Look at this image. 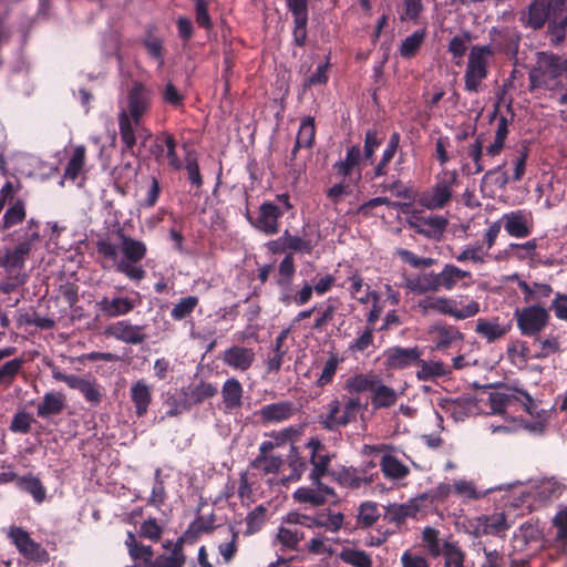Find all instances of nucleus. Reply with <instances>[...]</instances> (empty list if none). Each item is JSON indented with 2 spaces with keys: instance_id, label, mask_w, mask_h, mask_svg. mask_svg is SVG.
<instances>
[{
  "instance_id": "54",
  "label": "nucleus",
  "mask_w": 567,
  "mask_h": 567,
  "mask_svg": "<svg viewBox=\"0 0 567 567\" xmlns=\"http://www.w3.org/2000/svg\"><path fill=\"white\" fill-rule=\"evenodd\" d=\"M18 485L20 488L31 494L35 503L41 504L45 499V488L38 477L32 475L19 477Z\"/></svg>"
},
{
  "instance_id": "43",
  "label": "nucleus",
  "mask_w": 567,
  "mask_h": 567,
  "mask_svg": "<svg viewBox=\"0 0 567 567\" xmlns=\"http://www.w3.org/2000/svg\"><path fill=\"white\" fill-rule=\"evenodd\" d=\"M374 385L375 380L373 377L355 373L346 380L343 389L349 394L348 396H358L360 393L371 391Z\"/></svg>"
},
{
  "instance_id": "14",
  "label": "nucleus",
  "mask_w": 567,
  "mask_h": 567,
  "mask_svg": "<svg viewBox=\"0 0 567 567\" xmlns=\"http://www.w3.org/2000/svg\"><path fill=\"white\" fill-rule=\"evenodd\" d=\"M310 483V486H302L293 492L292 496L297 503L322 506L328 502L329 497L336 496L334 489L324 484L321 478H318V482Z\"/></svg>"
},
{
  "instance_id": "53",
  "label": "nucleus",
  "mask_w": 567,
  "mask_h": 567,
  "mask_svg": "<svg viewBox=\"0 0 567 567\" xmlns=\"http://www.w3.org/2000/svg\"><path fill=\"white\" fill-rule=\"evenodd\" d=\"M439 535L440 532L433 527H425L422 532L424 548L433 558L440 557L444 549L445 540H441Z\"/></svg>"
},
{
  "instance_id": "41",
  "label": "nucleus",
  "mask_w": 567,
  "mask_h": 567,
  "mask_svg": "<svg viewBox=\"0 0 567 567\" xmlns=\"http://www.w3.org/2000/svg\"><path fill=\"white\" fill-rule=\"evenodd\" d=\"M288 337V330H282L275 339L272 346V355L268 357L265 364L267 373H278L281 369L286 350L285 342Z\"/></svg>"
},
{
  "instance_id": "36",
  "label": "nucleus",
  "mask_w": 567,
  "mask_h": 567,
  "mask_svg": "<svg viewBox=\"0 0 567 567\" xmlns=\"http://www.w3.org/2000/svg\"><path fill=\"white\" fill-rule=\"evenodd\" d=\"M517 286L523 293L525 303H539L544 298H548L553 292V287L548 284L534 282L529 285L525 280H518Z\"/></svg>"
},
{
  "instance_id": "21",
  "label": "nucleus",
  "mask_w": 567,
  "mask_h": 567,
  "mask_svg": "<svg viewBox=\"0 0 567 567\" xmlns=\"http://www.w3.org/2000/svg\"><path fill=\"white\" fill-rule=\"evenodd\" d=\"M220 359L233 370L245 372L252 367L256 353L252 348L234 344L221 353Z\"/></svg>"
},
{
  "instance_id": "58",
  "label": "nucleus",
  "mask_w": 567,
  "mask_h": 567,
  "mask_svg": "<svg viewBox=\"0 0 567 567\" xmlns=\"http://www.w3.org/2000/svg\"><path fill=\"white\" fill-rule=\"evenodd\" d=\"M537 248V240L530 239L523 244L512 243L508 245L507 249H505L504 254L507 257L515 258L517 260H525L528 258H533Z\"/></svg>"
},
{
  "instance_id": "26",
  "label": "nucleus",
  "mask_w": 567,
  "mask_h": 567,
  "mask_svg": "<svg viewBox=\"0 0 567 567\" xmlns=\"http://www.w3.org/2000/svg\"><path fill=\"white\" fill-rule=\"evenodd\" d=\"M440 290L451 291L460 282L467 280L463 286L467 287L472 282L473 275L468 270H464L453 264H445L440 272H437Z\"/></svg>"
},
{
  "instance_id": "8",
  "label": "nucleus",
  "mask_w": 567,
  "mask_h": 567,
  "mask_svg": "<svg viewBox=\"0 0 567 567\" xmlns=\"http://www.w3.org/2000/svg\"><path fill=\"white\" fill-rule=\"evenodd\" d=\"M425 501V496H421L411 499L406 504H390L384 507L383 519L389 524L394 525L392 529H385L384 532L379 530L382 537L378 538L374 543L380 546L386 540V538L401 529L408 518H414L421 512L422 503Z\"/></svg>"
},
{
  "instance_id": "44",
  "label": "nucleus",
  "mask_w": 567,
  "mask_h": 567,
  "mask_svg": "<svg viewBox=\"0 0 567 567\" xmlns=\"http://www.w3.org/2000/svg\"><path fill=\"white\" fill-rule=\"evenodd\" d=\"M381 517L375 502L367 501L360 504L357 514V526L362 529L372 527Z\"/></svg>"
},
{
  "instance_id": "52",
  "label": "nucleus",
  "mask_w": 567,
  "mask_h": 567,
  "mask_svg": "<svg viewBox=\"0 0 567 567\" xmlns=\"http://www.w3.org/2000/svg\"><path fill=\"white\" fill-rule=\"evenodd\" d=\"M303 539V533L297 527L280 526L277 533V540L282 549L296 550Z\"/></svg>"
},
{
  "instance_id": "30",
  "label": "nucleus",
  "mask_w": 567,
  "mask_h": 567,
  "mask_svg": "<svg viewBox=\"0 0 567 567\" xmlns=\"http://www.w3.org/2000/svg\"><path fill=\"white\" fill-rule=\"evenodd\" d=\"M182 394L185 395L189 408L199 405L206 400L214 398L218 393L216 384L206 381H199L197 384L181 388Z\"/></svg>"
},
{
  "instance_id": "29",
  "label": "nucleus",
  "mask_w": 567,
  "mask_h": 567,
  "mask_svg": "<svg viewBox=\"0 0 567 567\" xmlns=\"http://www.w3.org/2000/svg\"><path fill=\"white\" fill-rule=\"evenodd\" d=\"M405 287L416 295L441 291L437 272L433 270L406 278Z\"/></svg>"
},
{
  "instance_id": "64",
  "label": "nucleus",
  "mask_w": 567,
  "mask_h": 567,
  "mask_svg": "<svg viewBox=\"0 0 567 567\" xmlns=\"http://www.w3.org/2000/svg\"><path fill=\"white\" fill-rule=\"evenodd\" d=\"M198 297L188 296L186 298H182L172 309L171 317L176 320H183L189 317L195 308L198 306Z\"/></svg>"
},
{
  "instance_id": "7",
  "label": "nucleus",
  "mask_w": 567,
  "mask_h": 567,
  "mask_svg": "<svg viewBox=\"0 0 567 567\" xmlns=\"http://www.w3.org/2000/svg\"><path fill=\"white\" fill-rule=\"evenodd\" d=\"M516 326L524 337H538L548 327L551 316L549 309L540 303H529L515 310Z\"/></svg>"
},
{
  "instance_id": "35",
  "label": "nucleus",
  "mask_w": 567,
  "mask_h": 567,
  "mask_svg": "<svg viewBox=\"0 0 567 567\" xmlns=\"http://www.w3.org/2000/svg\"><path fill=\"white\" fill-rule=\"evenodd\" d=\"M363 474V471L355 467H341L339 471H333L330 476L342 486L357 489L363 484H370L372 482V478L368 480Z\"/></svg>"
},
{
  "instance_id": "33",
  "label": "nucleus",
  "mask_w": 567,
  "mask_h": 567,
  "mask_svg": "<svg viewBox=\"0 0 567 567\" xmlns=\"http://www.w3.org/2000/svg\"><path fill=\"white\" fill-rule=\"evenodd\" d=\"M293 17V44L303 48L307 43L308 3L288 8Z\"/></svg>"
},
{
  "instance_id": "16",
  "label": "nucleus",
  "mask_w": 567,
  "mask_h": 567,
  "mask_svg": "<svg viewBox=\"0 0 567 567\" xmlns=\"http://www.w3.org/2000/svg\"><path fill=\"white\" fill-rule=\"evenodd\" d=\"M40 240L37 230L28 234V238L21 240L14 248L8 249L2 258V266L8 270H20L24 267L32 250L33 244Z\"/></svg>"
},
{
  "instance_id": "50",
  "label": "nucleus",
  "mask_w": 567,
  "mask_h": 567,
  "mask_svg": "<svg viewBox=\"0 0 567 567\" xmlns=\"http://www.w3.org/2000/svg\"><path fill=\"white\" fill-rule=\"evenodd\" d=\"M25 218V205L22 199H17L4 213L0 227L8 230L22 223Z\"/></svg>"
},
{
  "instance_id": "38",
  "label": "nucleus",
  "mask_w": 567,
  "mask_h": 567,
  "mask_svg": "<svg viewBox=\"0 0 567 567\" xmlns=\"http://www.w3.org/2000/svg\"><path fill=\"white\" fill-rule=\"evenodd\" d=\"M380 467L385 478L400 481L410 474V468L396 456L385 454L381 457Z\"/></svg>"
},
{
  "instance_id": "9",
  "label": "nucleus",
  "mask_w": 567,
  "mask_h": 567,
  "mask_svg": "<svg viewBox=\"0 0 567 567\" xmlns=\"http://www.w3.org/2000/svg\"><path fill=\"white\" fill-rule=\"evenodd\" d=\"M488 403L492 413L498 415H504L508 408L516 404H519L530 415L535 414L536 409L534 399L527 391L508 386H506V392H491Z\"/></svg>"
},
{
  "instance_id": "18",
  "label": "nucleus",
  "mask_w": 567,
  "mask_h": 567,
  "mask_svg": "<svg viewBox=\"0 0 567 567\" xmlns=\"http://www.w3.org/2000/svg\"><path fill=\"white\" fill-rule=\"evenodd\" d=\"M135 307V300L122 296H103L95 302L94 306L96 311L105 318H117L126 316L132 312Z\"/></svg>"
},
{
  "instance_id": "51",
  "label": "nucleus",
  "mask_w": 567,
  "mask_h": 567,
  "mask_svg": "<svg viewBox=\"0 0 567 567\" xmlns=\"http://www.w3.org/2000/svg\"><path fill=\"white\" fill-rule=\"evenodd\" d=\"M532 338L534 339V344L539 348V351L535 354L537 359H544L561 351L560 339L556 334L549 333L545 338L540 336Z\"/></svg>"
},
{
  "instance_id": "17",
  "label": "nucleus",
  "mask_w": 567,
  "mask_h": 567,
  "mask_svg": "<svg viewBox=\"0 0 567 567\" xmlns=\"http://www.w3.org/2000/svg\"><path fill=\"white\" fill-rule=\"evenodd\" d=\"M492 40V48L494 54L496 52L504 53L509 58H516L519 50V43L522 40L520 33L509 28H492L489 31Z\"/></svg>"
},
{
  "instance_id": "4",
  "label": "nucleus",
  "mask_w": 567,
  "mask_h": 567,
  "mask_svg": "<svg viewBox=\"0 0 567 567\" xmlns=\"http://www.w3.org/2000/svg\"><path fill=\"white\" fill-rule=\"evenodd\" d=\"M365 406L362 405L359 396L342 395L341 399L333 398L318 415V423L329 432L339 431L355 422L358 414Z\"/></svg>"
},
{
  "instance_id": "46",
  "label": "nucleus",
  "mask_w": 567,
  "mask_h": 567,
  "mask_svg": "<svg viewBox=\"0 0 567 567\" xmlns=\"http://www.w3.org/2000/svg\"><path fill=\"white\" fill-rule=\"evenodd\" d=\"M308 468V461L302 457L297 447L291 445L290 452L288 455V471L289 473L284 476L285 481L296 482L301 478L303 473Z\"/></svg>"
},
{
  "instance_id": "15",
  "label": "nucleus",
  "mask_w": 567,
  "mask_h": 567,
  "mask_svg": "<svg viewBox=\"0 0 567 567\" xmlns=\"http://www.w3.org/2000/svg\"><path fill=\"white\" fill-rule=\"evenodd\" d=\"M144 330L145 326L132 324L128 320H120L109 324L105 334L126 344H141L147 339Z\"/></svg>"
},
{
  "instance_id": "3",
  "label": "nucleus",
  "mask_w": 567,
  "mask_h": 567,
  "mask_svg": "<svg viewBox=\"0 0 567 567\" xmlns=\"http://www.w3.org/2000/svg\"><path fill=\"white\" fill-rule=\"evenodd\" d=\"M567 75V56L549 51H539L536 54V65L529 71L528 80L530 92L537 89L550 90L560 84L559 79Z\"/></svg>"
},
{
  "instance_id": "25",
  "label": "nucleus",
  "mask_w": 567,
  "mask_h": 567,
  "mask_svg": "<svg viewBox=\"0 0 567 567\" xmlns=\"http://www.w3.org/2000/svg\"><path fill=\"white\" fill-rule=\"evenodd\" d=\"M361 165H363L361 147L359 144H353L347 148L346 157L333 164V169L338 176L347 178L352 175L354 168H360ZM360 179L361 169L358 171L355 182H359Z\"/></svg>"
},
{
  "instance_id": "32",
  "label": "nucleus",
  "mask_w": 567,
  "mask_h": 567,
  "mask_svg": "<svg viewBox=\"0 0 567 567\" xmlns=\"http://www.w3.org/2000/svg\"><path fill=\"white\" fill-rule=\"evenodd\" d=\"M506 233L516 238H525L532 234V226L523 210L505 214L502 218Z\"/></svg>"
},
{
  "instance_id": "5",
  "label": "nucleus",
  "mask_w": 567,
  "mask_h": 567,
  "mask_svg": "<svg viewBox=\"0 0 567 567\" xmlns=\"http://www.w3.org/2000/svg\"><path fill=\"white\" fill-rule=\"evenodd\" d=\"M494 49L491 44L473 45L470 50L466 70L464 73V89L470 93H477L481 83L488 76L491 59Z\"/></svg>"
},
{
  "instance_id": "42",
  "label": "nucleus",
  "mask_w": 567,
  "mask_h": 567,
  "mask_svg": "<svg viewBox=\"0 0 567 567\" xmlns=\"http://www.w3.org/2000/svg\"><path fill=\"white\" fill-rule=\"evenodd\" d=\"M509 330V326H502L497 319H478L475 331L488 342H494L504 337Z\"/></svg>"
},
{
  "instance_id": "2",
  "label": "nucleus",
  "mask_w": 567,
  "mask_h": 567,
  "mask_svg": "<svg viewBox=\"0 0 567 567\" xmlns=\"http://www.w3.org/2000/svg\"><path fill=\"white\" fill-rule=\"evenodd\" d=\"M518 21L535 32L546 27L549 44L559 48L567 38V0H532L519 11Z\"/></svg>"
},
{
  "instance_id": "28",
  "label": "nucleus",
  "mask_w": 567,
  "mask_h": 567,
  "mask_svg": "<svg viewBox=\"0 0 567 567\" xmlns=\"http://www.w3.org/2000/svg\"><path fill=\"white\" fill-rule=\"evenodd\" d=\"M431 333L433 336L434 349L439 351H445L454 343L462 342L464 339V334L458 328L445 323L433 326Z\"/></svg>"
},
{
  "instance_id": "31",
  "label": "nucleus",
  "mask_w": 567,
  "mask_h": 567,
  "mask_svg": "<svg viewBox=\"0 0 567 567\" xmlns=\"http://www.w3.org/2000/svg\"><path fill=\"white\" fill-rule=\"evenodd\" d=\"M224 410L233 412L243 406L244 388L236 378L227 379L221 386Z\"/></svg>"
},
{
  "instance_id": "48",
  "label": "nucleus",
  "mask_w": 567,
  "mask_h": 567,
  "mask_svg": "<svg viewBox=\"0 0 567 567\" xmlns=\"http://www.w3.org/2000/svg\"><path fill=\"white\" fill-rule=\"evenodd\" d=\"M343 302L339 297H329L323 302L321 315L315 320L313 329L322 330L330 321H332L342 307Z\"/></svg>"
},
{
  "instance_id": "12",
  "label": "nucleus",
  "mask_w": 567,
  "mask_h": 567,
  "mask_svg": "<svg viewBox=\"0 0 567 567\" xmlns=\"http://www.w3.org/2000/svg\"><path fill=\"white\" fill-rule=\"evenodd\" d=\"M306 449L309 450V463L312 466L309 473L310 482H318V478L330 476L329 467L333 457L328 447L318 439L311 437L306 443Z\"/></svg>"
},
{
  "instance_id": "59",
  "label": "nucleus",
  "mask_w": 567,
  "mask_h": 567,
  "mask_svg": "<svg viewBox=\"0 0 567 567\" xmlns=\"http://www.w3.org/2000/svg\"><path fill=\"white\" fill-rule=\"evenodd\" d=\"M441 556L444 567H464L465 554L456 543L444 542Z\"/></svg>"
},
{
  "instance_id": "57",
  "label": "nucleus",
  "mask_w": 567,
  "mask_h": 567,
  "mask_svg": "<svg viewBox=\"0 0 567 567\" xmlns=\"http://www.w3.org/2000/svg\"><path fill=\"white\" fill-rule=\"evenodd\" d=\"M480 527L485 534H498L508 528L506 517L503 513L484 515L478 518Z\"/></svg>"
},
{
  "instance_id": "20",
  "label": "nucleus",
  "mask_w": 567,
  "mask_h": 567,
  "mask_svg": "<svg viewBox=\"0 0 567 567\" xmlns=\"http://www.w3.org/2000/svg\"><path fill=\"white\" fill-rule=\"evenodd\" d=\"M280 245L279 248H272V252H285L289 251V254H301V255H311L315 247L318 245V239L313 240L308 237H301L298 235H292L288 229L284 231V234L276 239V243Z\"/></svg>"
},
{
  "instance_id": "19",
  "label": "nucleus",
  "mask_w": 567,
  "mask_h": 567,
  "mask_svg": "<svg viewBox=\"0 0 567 567\" xmlns=\"http://www.w3.org/2000/svg\"><path fill=\"white\" fill-rule=\"evenodd\" d=\"M422 351L419 347L402 348L392 347L384 352L385 365L391 370H403L413 365L420 361Z\"/></svg>"
},
{
  "instance_id": "49",
  "label": "nucleus",
  "mask_w": 567,
  "mask_h": 567,
  "mask_svg": "<svg viewBox=\"0 0 567 567\" xmlns=\"http://www.w3.org/2000/svg\"><path fill=\"white\" fill-rule=\"evenodd\" d=\"M85 154L86 148L84 145L75 146L64 169V178L75 181L79 177L85 164Z\"/></svg>"
},
{
  "instance_id": "40",
  "label": "nucleus",
  "mask_w": 567,
  "mask_h": 567,
  "mask_svg": "<svg viewBox=\"0 0 567 567\" xmlns=\"http://www.w3.org/2000/svg\"><path fill=\"white\" fill-rule=\"evenodd\" d=\"M343 522L344 515L342 513L328 509L312 516L310 527H320L327 532L337 533L342 528Z\"/></svg>"
},
{
  "instance_id": "61",
  "label": "nucleus",
  "mask_w": 567,
  "mask_h": 567,
  "mask_svg": "<svg viewBox=\"0 0 567 567\" xmlns=\"http://www.w3.org/2000/svg\"><path fill=\"white\" fill-rule=\"evenodd\" d=\"M267 519V508L264 505H258L246 516V530L245 535H254L258 533Z\"/></svg>"
},
{
  "instance_id": "56",
  "label": "nucleus",
  "mask_w": 567,
  "mask_h": 567,
  "mask_svg": "<svg viewBox=\"0 0 567 567\" xmlns=\"http://www.w3.org/2000/svg\"><path fill=\"white\" fill-rule=\"evenodd\" d=\"M316 140V124L312 116L305 117L299 126L297 133L298 146H305V148H311L315 145Z\"/></svg>"
},
{
  "instance_id": "27",
  "label": "nucleus",
  "mask_w": 567,
  "mask_h": 567,
  "mask_svg": "<svg viewBox=\"0 0 567 567\" xmlns=\"http://www.w3.org/2000/svg\"><path fill=\"white\" fill-rule=\"evenodd\" d=\"M117 120L120 136L123 143L122 153H128L132 156H137L140 151L135 150L137 145V130L135 121L130 118L125 112H120Z\"/></svg>"
},
{
  "instance_id": "22",
  "label": "nucleus",
  "mask_w": 567,
  "mask_h": 567,
  "mask_svg": "<svg viewBox=\"0 0 567 567\" xmlns=\"http://www.w3.org/2000/svg\"><path fill=\"white\" fill-rule=\"evenodd\" d=\"M295 411V404L291 401H280L261 406L257 414L264 424H271L289 420Z\"/></svg>"
},
{
  "instance_id": "55",
  "label": "nucleus",
  "mask_w": 567,
  "mask_h": 567,
  "mask_svg": "<svg viewBox=\"0 0 567 567\" xmlns=\"http://www.w3.org/2000/svg\"><path fill=\"white\" fill-rule=\"evenodd\" d=\"M343 361L338 354L332 353L322 367L321 374L316 381L318 388H324L333 382L340 363Z\"/></svg>"
},
{
  "instance_id": "45",
  "label": "nucleus",
  "mask_w": 567,
  "mask_h": 567,
  "mask_svg": "<svg viewBox=\"0 0 567 567\" xmlns=\"http://www.w3.org/2000/svg\"><path fill=\"white\" fill-rule=\"evenodd\" d=\"M371 391V404L374 410L391 408L396 403V392L388 385H374Z\"/></svg>"
},
{
  "instance_id": "1",
  "label": "nucleus",
  "mask_w": 567,
  "mask_h": 567,
  "mask_svg": "<svg viewBox=\"0 0 567 567\" xmlns=\"http://www.w3.org/2000/svg\"><path fill=\"white\" fill-rule=\"evenodd\" d=\"M117 243L111 238L96 241V254L104 270L114 269L131 281L141 282L146 277L142 260L147 255L146 244L126 235L122 228L116 231Z\"/></svg>"
},
{
  "instance_id": "39",
  "label": "nucleus",
  "mask_w": 567,
  "mask_h": 567,
  "mask_svg": "<svg viewBox=\"0 0 567 567\" xmlns=\"http://www.w3.org/2000/svg\"><path fill=\"white\" fill-rule=\"evenodd\" d=\"M65 406V396L61 392H47L42 402L38 405L37 414L39 417H48L59 414Z\"/></svg>"
},
{
  "instance_id": "60",
  "label": "nucleus",
  "mask_w": 567,
  "mask_h": 567,
  "mask_svg": "<svg viewBox=\"0 0 567 567\" xmlns=\"http://www.w3.org/2000/svg\"><path fill=\"white\" fill-rule=\"evenodd\" d=\"M339 557L343 563L353 567H372V559L364 550L346 547Z\"/></svg>"
},
{
  "instance_id": "47",
  "label": "nucleus",
  "mask_w": 567,
  "mask_h": 567,
  "mask_svg": "<svg viewBox=\"0 0 567 567\" xmlns=\"http://www.w3.org/2000/svg\"><path fill=\"white\" fill-rule=\"evenodd\" d=\"M426 37L425 29L416 30L409 37H406L400 45V55L403 59H412L420 51L424 39Z\"/></svg>"
},
{
  "instance_id": "6",
  "label": "nucleus",
  "mask_w": 567,
  "mask_h": 567,
  "mask_svg": "<svg viewBox=\"0 0 567 567\" xmlns=\"http://www.w3.org/2000/svg\"><path fill=\"white\" fill-rule=\"evenodd\" d=\"M461 184L456 169H443L435 176V184L421 197V204L432 210L442 209L453 197V188Z\"/></svg>"
},
{
  "instance_id": "13",
  "label": "nucleus",
  "mask_w": 567,
  "mask_h": 567,
  "mask_svg": "<svg viewBox=\"0 0 567 567\" xmlns=\"http://www.w3.org/2000/svg\"><path fill=\"white\" fill-rule=\"evenodd\" d=\"M284 210L271 202H265L259 206L258 216L252 218L247 212L246 217L249 223L266 235H275L279 231V219Z\"/></svg>"
},
{
  "instance_id": "34",
  "label": "nucleus",
  "mask_w": 567,
  "mask_h": 567,
  "mask_svg": "<svg viewBox=\"0 0 567 567\" xmlns=\"http://www.w3.org/2000/svg\"><path fill=\"white\" fill-rule=\"evenodd\" d=\"M72 389L78 390L91 405H99L103 399V388L95 379L78 377Z\"/></svg>"
},
{
  "instance_id": "24",
  "label": "nucleus",
  "mask_w": 567,
  "mask_h": 567,
  "mask_svg": "<svg viewBox=\"0 0 567 567\" xmlns=\"http://www.w3.org/2000/svg\"><path fill=\"white\" fill-rule=\"evenodd\" d=\"M187 536L188 532H185L183 536L177 538L169 555L161 554L150 560L146 566L141 567H184L186 563L184 544Z\"/></svg>"
},
{
  "instance_id": "10",
  "label": "nucleus",
  "mask_w": 567,
  "mask_h": 567,
  "mask_svg": "<svg viewBox=\"0 0 567 567\" xmlns=\"http://www.w3.org/2000/svg\"><path fill=\"white\" fill-rule=\"evenodd\" d=\"M456 306V301L447 297H426L419 302V307L425 312L434 311L456 320H464L480 312V303L475 300H471L462 309H457Z\"/></svg>"
},
{
  "instance_id": "23",
  "label": "nucleus",
  "mask_w": 567,
  "mask_h": 567,
  "mask_svg": "<svg viewBox=\"0 0 567 567\" xmlns=\"http://www.w3.org/2000/svg\"><path fill=\"white\" fill-rule=\"evenodd\" d=\"M130 399L134 405L135 415L145 416L153 400L151 385L144 379L133 382L130 388Z\"/></svg>"
},
{
  "instance_id": "62",
  "label": "nucleus",
  "mask_w": 567,
  "mask_h": 567,
  "mask_svg": "<svg viewBox=\"0 0 567 567\" xmlns=\"http://www.w3.org/2000/svg\"><path fill=\"white\" fill-rule=\"evenodd\" d=\"M382 141L375 130H368L364 134L363 150H361L363 157V166L374 163L375 151L381 145Z\"/></svg>"
},
{
  "instance_id": "63",
  "label": "nucleus",
  "mask_w": 567,
  "mask_h": 567,
  "mask_svg": "<svg viewBox=\"0 0 567 567\" xmlns=\"http://www.w3.org/2000/svg\"><path fill=\"white\" fill-rule=\"evenodd\" d=\"M295 274V258L292 254H287L278 266L277 286H287L289 282H292Z\"/></svg>"
},
{
  "instance_id": "37",
  "label": "nucleus",
  "mask_w": 567,
  "mask_h": 567,
  "mask_svg": "<svg viewBox=\"0 0 567 567\" xmlns=\"http://www.w3.org/2000/svg\"><path fill=\"white\" fill-rule=\"evenodd\" d=\"M416 367L419 368L416 371V378L423 382L433 381L436 378L445 377L451 373L450 368L440 360L426 361L420 358Z\"/></svg>"
},
{
  "instance_id": "11",
  "label": "nucleus",
  "mask_w": 567,
  "mask_h": 567,
  "mask_svg": "<svg viewBox=\"0 0 567 567\" xmlns=\"http://www.w3.org/2000/svg\"><path fill=\"white\" fill-rule=\"evenodd\" d=\"M154 92L147 85L141 82H133L126 93V107L120 112H125L130 118L136 123L143 118L152 109Z\"/></svg>"
}]
</instances>
